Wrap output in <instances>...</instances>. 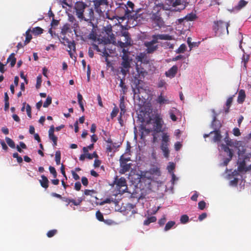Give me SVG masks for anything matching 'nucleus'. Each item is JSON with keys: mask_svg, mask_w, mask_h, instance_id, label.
Masks as SVG:
<instances>
[{"mask_svg": "<svg viewBox=\"0 0 251 251\" xmlns=\"http://www.w3.org/2000/svg\"><path fill=\"white\" fill-rule=\"evenodd\" d=\"M151 109H149L148 111L143 110V108H141V110L140 111L139 114H138V119L140 122L142 123L140 126V129L141 131V138H143L145 135L144 133L148 134L151 132H152V135L153 136L152 143H155L157 141V138L159 137L158 133L154 130H152L150 128H147L146 127L144 124L148 125L151 123L152 121V118L151 116Z\"/></svg>", "mask_w": 251, "mask_h": 251, "instance_id": "f257e3e1", "label": "nucleus"}, {"mask_svg": "<svg viewBox=\"0 0 251 251\" xmlns=\"http://www.w3.org/2000/svg\"><path fill=\"white\" fill-rule=\"evenodd\" d=\"M230 25V22H224L222 20L216 21L213 23V30L216 34L224 33L226 31V33L228 34V28Z\"/></svg>", "mask_w": 251, "mask_h": 251, "instance_id": "f03ea898", "label": "nucleus"}, {"mask_svg": "<svg viewBox=\"0 0 251 251\" xmlns=\"http://www.w3.org/2000/svg\"><path fill=\"white\" fill-rule=\"evenodd\" d=\"M134 8V4L131 1H128L126 5H124V7H123L125 11V16L128 18L129 17H135L136 18L140 17V15H142V13L141 14H139V11H138L135 12V14H133V15H131L132 13L135 12Z\"/></svg>", "mask_w": 251, "mask_h": 251, "instance_id": "7ed1b4c3", "label": "nucleus"}, {"mask_svg": "<svg viewBox=\"0 0 251 251\" xmlns=\"http://www.w3.org/2000/svg\"><path fill=\"white\" fill-rule=\"evenodd\" d=\"M103 41L105 43H114L116 42L114 34L112 33V28L111 25L104 27Z\"/></svg>", "mask_w": 251, "mask_h": 251, "instance_id": "20e7f679", "label": "nucleus"}, {"mask_svg": "<svg viewBox=\"0 0 251 251\" xmlns=\"http://www.w3.org/2000/svg\"><path fill=\"white\" fill-rule=\"evenodd\" d=\"M122 62L121 63L122 69L121 72L126 75L129 72V69L131 67L130 63L132 61V58L129 55H123L122 56Z\"/></svg>", "mask_w": 251, "mask_h": 251, "instance_id": "39448f33", "label": "nucleus"}, {"mask_svg": "<svg viewBox=\"0 0 251 251\" xmlns=\"http://www.w3.org/2000/svg\"><path fill=\"white\" fill-rule=\"evenodd\" d=\"M95 19L94 10L92 8H88L87 9L86 13L85 15L83 14V18H79V20L84 21L87 22L91 25L94 26V24L93 23V21H94Z\"/></svg>", "mask_w": 251, "mask_h": 251, "instance_id": "423d86ee", "label": "nucleus"}, {"mask_svg": "<svg viewBox=\"0 0 251 251\" xmlns=\"http://www.w3.org/2000/svg\"><path fill=\"white\" fill-rule=\"evenodd\" d=\"M87 6V4L82 1H77L75 3L74 9L75 11L76 16L78 19L80 18H83V14Z\"/></svg>", "mask_w": 251, "mask_h": 251, "instance_id": "0eeeda50", "label": "nucleus"}, {"mask_svg": "<svg viewBox=\"0 0 251 251\" xmlns=\"http://www.w3.org/2000/svg\"><path fill=\"white\" fill-rule=\"evenodd\" d=\"M114 183L116 185L117 189L119 192H126L127 189L126 181L125 177H121L118 178L117 176L115 179Z\"/></svg>", "mask_w": 251, "mask_h": 251, "instance_id": "6e6552de", "label": "nucleus"}, {"mask_svg": "<svg viewBox=\"0 0 251 251\" xmlns=\"http://www.w3.org/2000/svg\"><path fill=\"white\" fill-rule=\"evenodd\" d=\"M161 16V14H151L150 17L151 21L155 25L154 26L160 28L164 26V21Z\"/></svg>", "mask_w": 251, "mask_h": 251, "instance_id": "1a4fd4ad", "label": "nucleus"}, {"mask_svg": "<svg viewBox=\"0 0 251 251\" xmlns=\"http://www.w3.org/2000/svg\"><path fill=\"white\" fill-rule=\"evenodd\" d=\"M212 112L213 113V115L212 121L211 124V127L213 129V130H221L222 125L221 122L217 119V114L216 113L215 111L213 109L212 110Z\"/></svg>", "mask_w": 251, "mask_h": 251, "instance_id": "9d476101", "label": "nucleus"}, {"mask_svg": "<svg viewBox=\"0 0 251 251\" xmlns=\"http://www.w3.org/2000/svg\"><path fill=\"white\" fill-rule=\"evenodd\" d=\"M152 40L150 43L155 44L157 43L158 40H171L172 39V36L169 34H157L153 35L152 36Z\"/></svg>", "mask_w": 251, "mask_h": 251, "instance_id": "9b49d317", "label": "nucleus"}, {"mask_svg": "<svg viewBox=\"0 0 251 251\" xmlns=\"http://www.w3.org/2000/svg\"><path fill=\"white\" fill-rule=\"evenodd\" d=\"M131 163H126L125 161L120 159V167L119 173L121 174H125L128 172L131 168Z\"/></svg>", "mask_w": 251, "mask_h": 251, "instance_id": "f8f14e48", "label": "nucleus"}, {"mask_svg": "<svg viewBox=\"0 0 251 251\" xmlns=\"http://www.w3.org/2000/svg\"><path fill=\"white\" fill-rule=\"evenodd\" d=\"M172 5L173 7H176L179 6L180 7L176 11H180L185 8L186 6L185 0H172Z\"/></svg>", "mask_w": 251, "mask_h": 251, "instance_id": "ddd939ff", "label": "nucleus"}, {"mask_svg": "<svg viewBox=\"0 0 251 251\" xmlns=\"http://www.w3.org/2000/svg\"><path fill=\"white\" fill-rule=\"evenodd\" d=\"M68 16V21L71 24L72 28L74 29V31H75L79 27L78 22L72 14L69 13Z\"/></svg>", "mask_w": 251, "mask_h": 251, "instance_id": "4468645a", "label": "nucleus"}, {"mask_svg": "<svg viewBox=\"0 0 251 251\" xmlns=\"http://www.w3.org/2000/svg\"><path fill=\"white\" fill-rule=\"evenodd\" d=\"M164 5L162 2H156L155 4H154L152 10L151 14H161V11L163 10Z\"/></svg>", "mask_w": 251, "mask_h": 251, "instance_id": "2eb2a0df", "label": "nucleus"}, {"mask_svg": "<svg viewBox=\"0 0 251 251\" xmlns=\"http://www.w3.org/2000/svg\"><path fill=\"white\" fill-rule=\"evenodd\" d=\"M210 134H214V135L213 137L212 141L215 143H219L221 141L222 136L221 135V131L219 130H213L210 132Z\"/></svg>", "mask_w": 251, "mask_h": 251, "instance_id": "dca6fc26", "label": "nucleus"}, {"mask_svg": "<svg viewBox=\"0 0 251 251\" xmlns=\"http://www.w3.org/2000/svg\"><path fill=\"white\" fill-rule=\"evenodd\" d=\"M145 46L147 47L146 52L147 53H152L158 48L157 45H154L149 42L145 43Z\"/></svg>", "mask_w": 251, "mask_h": 251, "instance_id": "f3484780", "label": "nucleus"}, {"mask_svg": "<svg viewBox=\"0 0 251 251\" xmlns=\"http://www.w3.org/2000/svg\"><path fill=\"white\" fill-rule=\"evenodd\" d=\"M178 68L176 65L172 67L168 71L166 72L165 75L168 77H174L177 73Z\"/></svg>", "mask_w": 251, "mask_h": 251, "instance_id": "a211bd4d", "label": "nucleus"}, {"mask_svg": "<svg viewBox=\"0 0 251 251\" xmlns=\"http://www.w3.org/2000/svg\"><path fill=\"white\" fill-rule=\"evenodd\" d=\"M178 110L175 108H173L169 111L170 118L173 121L176 122L177 121V118L176 117V115H178Z\"/></svg>", "mask_w": 251, "mask_h": 251, "instance_id": "6ab92c4d", "label": "nucleus"}, {"mask_svg": "<svg viewBox=\"0 0 251 251\" xmlns=\"http://www.w3.org/2000/svg\"><path fill=\"white\" fill-rule=\"evenodd\" d=\"M156 101L160 105L168 104L170 102L169 100L162 95V93H161L160 95L158 96L157 98L156 99Z\"/></svg>", "mask_w": 251, "mask_h": 251, "instance_id": "aec40b11", "label": "nucleus"}, {"mask_svg": "<svg viewBox=\"0 0 251 251\" xmlns=\"http://www.w3.org/2000/svg\"><path fill=\"white\" fill-rule=\"evenodd\" d=\"M251 169V167H247L246 166V161L245 160H243L239 163V165L238 166V171L239 172H246L249 171Z\"/></svg>", "mask_w": 251, "mask_h": 251, "instance_id": "412c9836", "label": "nucleus"}, {"mask_svg": "<svg viewBox=\"0 0 251 251\" xmlns=\"http://www.w3.org/2000/svg\"><path fill=\"white\" fill-rule=\"evenodd\" d=\"M62 200L68 203L67 204V206L70 202H72L74 205L77 206L80 205L82 201V200L80 198L78 199L77 201H75L74 199L62 197Z\"/></svg>", "mask_w": 251, "mask_h": 251, "instance_id": "4be33fe9", "label": "nucleus"}, {"mask_svg": "<svg viewBox=\"0 0 251 251\" xmlns=\"http://www.w3.org/2000/svg\"><path fill=\"white\" fill-rule=\"evenodd\" d=\"M246 97V95L245 90L241 89L238 92L237 102L239 103H242L245 101Z\"/></svg>", "mask_w": 251, "mask_h": 251, "instance_id": "5701e85b", "label": "nucleus"}, {"mask_svg": "<svg viewBox=\"0 0 251 251\" xmlns=\"http://www.w3.org/2000/svg\"><path fill=\"white\" fill-rule=\"evenodd\" d=\"M248 3V1H245V0H240L237 5L233 7V10L234 11H239L243 7H244Z\"/></svg>", "mask_w": 251, "mask_h": 251, "instance_id": "b1692460", "label": "nucleus"}, {"mask_svg": "<svg viewBox=\"0 0 251 251\" xmlns=\"http://www.w3.org/2000/svg\"><path fill=\"white\" fill-rule=\"evenodd\" d=\"M42 179L39 180L41 186L45 189H47L49 187V180L48 178L44 175L41 176Z\"/></svg>", "mask_w": 251, "mask_h": 251, "instance_id": "393cba45", "label": "nucleus"}, {"mask_svg": "<svg viewBox=\"0 0 251 251\" xmlns=\"http://www.w3.org/2000/svg\"><path fill=\"white\" fill-rule=\"evenodd\" d=\"M93 2L95 8L96 9H98L100 5L107 3V0H94Z\"/></svg>", "mask_w": 251, "mask_h": 251, "instance_id": "a878e982", "label": "nucleus"}, {"mask_svg": "<svg viewBox=\"0 0 251 251\" xmlns=\"http://www.w3.org/2000/svg\"><path fill=\"white\" fill-rule=\"evenodd\" d=\"M119 86L121 88V92H122L123 95H126L127 91V87L125 84V79H120V83Z\"/></svg>", "mask_w": 251, "mask_h": 251, "instance_id": "bb28decb", "label": "nucleus"}, {"mask_svg": "<svg viewBox=\"0 0 251 251\" xmlns=\"http://www.w3.org/2000/svg\"><path fill=\"white\" fill-rule=\"evenodd\" d=\"M169 145L163 144L161 145L160 148L163 152L164 156L168 157L169 155L170 151L168 148Z\"/></svg>", "mask_w": 251, "mask_h": 251, "instance_id": "cd10ccee", "label": "nucleus"}, {"mask_svg": "<svg viewBox=\"0 0 251 251\" xmlns=\"http://www.w3.org/2000/svg\"><path fill=\"white\" fill-rule=\"evenodd\" d=\"M7 62L10 63V66L13 67L15 66L16 62V58L15 57L14 53H12L7 59Z\"/></svg>", "mask_w": 251, "mask_h": 251, "instance_id": "c85d7f7f", "label": "nucleus"}, {"mask_svg": "<svg viewBox=\"0 0 251 251\" xmlns=\"http://www.w3.org/2000/svg\"><path fill=\"white\" fill-rule=\"evenodd\" d=\"M234 97V95H233L232 96H231L227 99L226 103V108L225 110V113H227L229 112V109L232 103Z\"/></svg>", "mask_w": 251, "mask_h": 251, "instance_id": "c756f323", "label": "nucleus"}, {"mask_svg": "<svg viewBox=\"0 0 251 251\" xmlns=\"http://www.w3.org/2000/svg\"><path fill=\"white\" fill-rule=\"evenodd\" d=\"M30 32L35 35H38L43 33V29L40 27L37 26L30 29Z\"/></svg>", "mask_w": 251, "mask_h": 251, "instance_id": "7c9ffc66", "label": "nucleus"}, {"mask_svg": "<svg viewBox=\"0 0 251 251\" xmlns=\"http://www.w3.org/2000/svg\"><path fill=\"white\" fill-rule=\"evenodd\" d=\"M123 36L124 37L125 39L124 40V42L126 43H127V44L129 46L131 45V39L130 37V35L128 32H124L123 34Z\"/></svg>", "mask_w": 251, "mask_h": 251, "instance_id": "2f4dec72", "label": "nucleus"}, {"mask_svg": "<svg viewBox=\"0 0 251 251\" xmlns=\"http://www.w3.org/2000/svg\"><path fill=\"white\" fill-rule=\"evenodd\" d=\"M176 225V222L174 221H170L168 222L166 224L164 230L165 231H167L171 229L173 227V226H175Z\"/></svg>", "mask_w": 251, "mask_h": 251, "instance_id": "473e14b6", "label": "nucleus"}, {"mask_svg": "<svg viewBox=\"0 0 251 251\" xmlns=\"http://www.w3.org/2000/svg\"><path fill=\"white\" fill-rule=\"evenodd\" d=\"M155 127L154 128V130L157 131V132H160L161 131L162 125L159 118H157L155 120Z\"/></svg>", "mask_w": 251, "mask_h": 251, "instance_id": "72a5a7b5", "label": "nucleus"}, {"mask_svg": "<svg viewBox=\"0 0 251 251\" xmlns=\"http://www.w3.org/2000/svg\"><path fill=\"white\" fill-rule=\"evenodd\" d=\"M197 18L196 15L193 12L188 14L184 17V19H186V21H193L196 20Z\"/></svg>", "mask_w": 251, "mask_h": 251, "instance_id": "f704fd0d", "label": "nucleus"}, {"mask_svg": "<svg viewBox=\"0 0 251 251\" xmlns=\"http://www.w3.org/2000/svg\"><path fill=\"white\" fill-rule=\"evenodd\" d=\"M156 218L155 216L148 217L147 219L144 221V225L145 226H148L151 223L156 222Z\"/></svg>", "mask_w": 251, "mask_h": 251, "instance_id": "c9c22d12", "label": "nucleus"}, {"mask_svg": "<svg viewBox=\"0 0 251 251\" xmlns=\"http://www.w3.org/2000/svg\"><path fill=\"white\" fill-rule=\"evenodd\" d=\"M169 136L167 133H163L162 137L161 145H169Z\"/></svg>", "mask_w": 251, "mask_h": 251, "instance_id": "e433bc0d", "label": "nucleus"}, {"mask_svg": "<svg viewBox=\"0 0 251 251\" xmlns=\"http://www.w3.org/2000/svg\"><path fill=\"white\" fill-rule=\"evenodd\" d=\"M224 141L226 143L227 146H232L233 144V142L229 138L228 136V131L226 130L225 133V137L224 138Z\"/></svg>", "mask_w": 251, "mask_h": 251, "instance_id": "4c0bfd02", "label": "nucleus"}, {"mask_svg": "<svg viewBox=\"0 0 251 251\" xmlns=\"http://www.w3.org/2000/svg\"><path fill=\"white\" fill-rule=\"evenodd\" d=\"M30 28L28 29L26 32H25V40L24 41L25 42V45L27 44L28 43L30 42V40L32 39V35L30 34Z\"/></svg>", "mask_w": 251, "mask_h": 251, "instance_id": "58836bf2", "label": "nucleus"}, {"mask_svg": "<svg viewBox=\"0 0 251 251\" xmlns=\"http://www.w3.org/2000/svg\"><path fill=\"white\" fill-rule=\"evenodd\" d=\"M5 140L7 145L11 148L14 149L16 147L15 142L10 138L6 137Z\"/></svg>", "mask_w": 251, "mask_h": 251, "instance_id": "ea45409f", "label": "nucleus"}, {"mask_svg": "<svg viewBox=\"0 0 251 251\" xmlns=\"http://www.w3.org/2000/svg\"><path fill=\"white\" fill-rule=\"evenodd\" d=\"M60 160H61V152L60 151H56L55 154V161L56 162V165H59L60 164Z\"/></svg>", "mask_w": 251, "mask_h": 251, "instance_id": "a19ab883", "label": "nucleus"}, {"mask_svg": "<svg viewBox=\"0 0 251 251\" xmlns=\"http://www.w3.org/2000/svg\"><path fill=\"white\" fill-rule=\"evenodd\" d=\"M70 29V25L68 24H65L61 28V33L62 34H66Z\"/></svg>", "mask_w": 251, "mask_h": 251, "instance_id": "79ce46f5", "label": "nucleus"}, {"mask_svg": "<svg viewBox=\"0 0 251 251\" xmlns=\"http://www.w3.org/2000/svg\"><path fill=\"white\" fill-rule=\"evenodd\" d=\"M136 71L138 73V74L139 75H141L142 76H144L145 74H147V72L144 70V69L143 68H139L138 66V65L136 66Z\"/></svg>", "mask_w": 251, "mask_h": 251, "instance_id": "37998d69", "label": "nucleus"}, {"mask_svg": "<svg viewBox=\"0 0 251 251\" xmlns=\"http://www.w3.org/2000/svg\"><path fill=\"white\" fill-rule=\"evenodd\" d=\"M49 138L53 141V146L57 145V137L54 134H49Z\"/></svg>", "mask_w": 251, "mask_h": 251, "instance_id": "c03bdc74", "label": "nucleus"}, {"mask_svg": "<svg viewBox=\"0 0 251 251\" xmlns=\"http://www.w3.org/2000/svg\"><path fill=\"white\" fill-rule=\"evenodd\" d=\"M119 107L121 110L120 115H124L126 111L125 102H120Z\"/></svg>", "mask_w": 251, "mask_h": 251, "instance_id": "a18cd8bd", "label": "nucleus"}, {"mask_svg": "<svg viewBox=\"0 0 251 251\" xmlns=\"http://www.w3.org/2000/svg\"><path fill=\"white\" fill-rule=\"evenodd\" d=\"M186 49V46L185 44H181L179 47L177 49L176 52L177 53H183Z\"/></svg>", "mask_w": 251, "mask_h": 251, "instance_id": "49530a36", "label": "nucleus"}, {"mask_svg": "<svg viewBox=\"0 0 251 251\" xmlns=\"http://www.w3.org/2000/svg\"><path fill=\"white\" fill-rule=\"evenodd\" d=\"M84 195L86 196H91V197H93V194H96L97 192L94 190H88L86 189L84 191Z\"/></svg>", "mask_w": 251, "mask_h": 251, "instance_id": "de8ad7c7", "label": "nucleus"}, {"mask_svg": "<svg viewBox=\"0 0 251 251\" xmlns=\"http://www.w3.org/2000/svg\"><path fill=\"white\" fill-rule=\"evenodd\" d=\"M67 46L69 48V50H73L74 52H75V44L74 41H72L69 44H67Z\"/></svg>", "mask_w": 251, "mask_h": 251, "instance_id": "09e8293b", "label": "nucleus"}, {"mask_svg": "<svg viewBox=\"0 0 251 251\" xmlns=\"http://www.w3.org/2000/svg\"><path fill=\"white\" fill-rule=\"evenodd\" d=\"M189 221V217L187 215H183L181 216L180 221L182 224H186Z\"/></svg>", "mask_w": 251, "mask_h": 251, "instance_id": "8fccbe9b", "label": "nucleus"}, {"mask_svg": "<svg viewBox=\"0 0 251 251\" xmlns=\"http://www.w3.org/2000/svg\"><path fill=\"white\" fill-rule=\"evenodd\" d=\"M97 219L100 221L103 222L104 221L103 216L102 214L99 211H97L96 213Z\"/></svg>", "mask_w": 251, "mask_h": 251, "instance_id": "3c124183", "label": "nucleus"}, {"mask_svg": "<svg viewBox=\"0 0 251 251\" xmlns=\"http://www.w3.org/2000/svg\"><path fill=\"white\" fill-rule=\"evenodd\" d=\"M57 232V230L56 229H52L50 230H49L47 233V235L48 237L51 238L54 236Z\"/></svg>", "mask_w": 251, "mask_h": 251, "instance_id": "603ef678", "label": "nucleus"}, {"mask_svg": "<svg viewBox=\"0 0 251 251\" xmlns=\"http://www.w3.org/2000/svg\"><path fill=\"white\" fill-rule=\"evenodd\" d=\"M166 222V218L165 215H163V217L159 220L158 224L160 226H163Z\"/></svg>", "mask_w": 251, "mask_h": 251, "instance_id": "864d4df0", "label": "nucleus"}, {"mask_svg": "<svg viewBox=\"0 0 251 251\" xmlns=\"http://www.w3.org/2000/svg\"><path fill=\"white\" fill-rule=\"evenodd\" d=\"M51 103V98L48 96L43 104V107H48Z\"/></svg>", "mask_w": 251, "mask_h": 251, "instance_id": "5fc2aeb1", "label": "nucleus"}, {"mask_svg": "<svg viewBox=\"0 0 251 251\" xmlns=\"http://www.w3.org/2000/svg\"><path fill=\"white\" fill-rule=\"evenodd\" d=\"M41 83H42V76L41 75H39L37 77V80H36V87L37 89H39L41 87Z\"/></svg>", "mask_w": 251, "mask_h": 251, "instance_id": "6e6d98bb", "label": "nucleus"}, {"mask_svg": "<svg viewBox=\"0 0 251 251\" xmlns=\"http://www.w3.org/2000/svg\"><path fill=\"white\" fill-rule=\"evenodd\" d=\"M119 111V109L117 107L115 106L113 109L112 112L111 113V118L112 119H113L114 117H115L117 116V115L118 114Z\"/></svg>", "mask_w": 251, "mask_h": 251, "instance_id": "4d7b16f0", "label": "nucleus"}, {"mask_svg": "<svg viewBox=\"0 0 251 251\" xmlns=\"http://www.w3.org/2000/svg\"><path fill=\"white\" fill-rule=\"evenodd\" d=\"M13 157L17 159V162L19 163H21L23 162V158L22 157L19 155L17 152H15L13 154Z\"/></svg>", "mask_w": 251, "mask_h": 251, "instance_id": "13d9d810", "label": "nucleus"}, {"mask_svg": "<svg viewBox=\"0 0 251 251\" xmlns=\"http://www.w3.org/2000/svg\"><path fill=\"white\" fill-rule=\"evenodd\" d=\"M49 169L50 173L53 175V177H56L57 174L54 167L50 166Z\"/></svg>", "mask_w": 251, "mask_h": 251, "instance_id": "bf43d9fd", "label": "nucleus"}, {"mask_svg": "<svg viewBox=\"0 0 251 251\" xmlns=\"http://www.w3.org/2000/svg\"><path fill=\"white\" fill-rule=\"evenodd\" d=\"M205 206H206V203L204 201H200L198 203V208L200 210H203L205 208Z\"/></svg>", "mask_w": 251, "mask_h": 251, "instance_id": "052dcab7", "label": "nucleus"}, {"mask_svg": "<svg viewBox=\"0 0 251 251\" xmlns=\"http://www.w3.org/2000/svg\"><path fill=\"white\" fill-rule=\"evenodd\" d=\"M151 172L153 174H155V175H158V176H159L160 175V172L159 169L157 167L153 168L151 169Z\"/></svg>", "mask_w": 251, "mask_h": 251, "instance_id": "680f3d73", "label": "nucleus"}, {"mask_svg": "<svg viewBox=\"0 0 251 251\" xmlns=\"http://www.w3.org/2000/svg\"><path fill=\"white\" fill-rule=\"evenodd\" d=\"M137 81H138V83L136 84V88H132V91L134 95L140 93L139 88V84L140 80H138Z\"/></svg>", "mask_w": 251, "mask_h": 251, "instance_id": "e2e57ef3", "label": "nucleus"}, {"mask_svg": "<svg viewBox=\"0 0 251 251\" xmlns=\"http://www.w3.org/2000/svg\"><path fill=\"white\" fill-rule=\"evenodd\" d=\"M233 134L235 136H239L241 135L240 129L237 127L234 128L233 129Z\"/></svg>", "mask_w": 251, "mask_h": 251, "instance_id": "0e129e2a", "label": "nucleus"}, {"mask_svg": "<svg viewBox=\"0 0 251 251\" xmlns=\"http://www.w3.org/2000/svg\"><path fill=\"white\" fill-rule=\"evenodd\" d=\"M0 144L2 147V149L5 151H7V150H8V148L6 145V143H5V142L3 140H0Z\"/></svg>", "mask_w": 251, "mask_h": 251, "instance_id": "69168bd1", "label": "nucleus"}, {"mask_svg": "<svg viewBox=\"0 0 251 251\" xmlns=\"http://www.w3.org/2000/svg\"><path fill=\"white\" fill-rule=\"evenodd\" d=\"M26 111L28 117H29V118H31V107L30 106V105L28 104H27L26 105Z\"/></svg>", "mask_w": 251, "mask_h": 251, "instance_id": "338daca9", "label": "nucleus"}, {"mask_svg": "<svg viewBox=\"0 0 251 251\" xmlns=\"http://www.w3.org/2000/svg\"><path fill=\"white\" fill-rule=\"evenodd\" d=\"M81 182H82V184L84 185V186H87L88 184V179L85 177V176H83L82 178H81Z\"/></svg>", "mask_w": 251, "mask_h": 251, "instance_id": "774afa93", "label": "nucleus"}]
</instances>
